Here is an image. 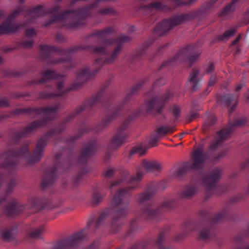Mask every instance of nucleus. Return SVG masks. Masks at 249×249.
<instances>
[{
  "mask_svg": "<svg viewBox=\"0 0 249 249\" xmlns=\"http://www.w3.org/2000/svg\"><path fill=\"white\" fill-rule=\"evenodd\" d=\"M114 32L112 27H107L103 30H97L88 37L89 39L97 37L103 43L102 46L92 47L91 46L77 45L72 47L63 49L55 46L40 45V55L43 60L49 65H56L64 62H68L67 69L74 67L71 54L76 52L84 50H91L99 55L91 67L86 66L77 74L76 81L74 86L66 89L64 88V77L55 71L47 70L39 73L40 79H35L28 83V85H38L49 81L52 79L56 80L58 83L56 89L53 92L43 91L37 93L36 99H47L62 96L73 89L78 88L86 82L88 79L94 76L104 64L113 63L118 57L123 49V45L130 41L128 36L121 35L117 37H108Z\"/></svg>",
  "mask_w": 249,
  "mask_h": 249,
  "instance_id": "obj_1",
  "label": "nucleus"
},
{
  "mask_svg": "<svg viewBox=\"0 0 249 249\" xmlns=\"http://www.w3.org/2000/svg\"><path fill=\"white\" fill-rule=\"evenodd\" d=\"M143 174L137 171L136 176L129 178L127 172H124L120 178L113 181L109 186V189L125 183L127 186L122 188L114 194L110 207L106 209L99 215L96 222L90 219L85 228L76 232L67 238L58 241L51 249H74L78 247L81 243L86 238V231L91 229L95 231L108 217L111 216V229L113 232L119 231L122 226L120 220L128 214L129 204L131 196V192L136 189L139 183L143 178Z\"/></svg>",
  "mask_w": 249,
  "mask_h": 249,
  "instance_id": "obj_2",
  "label": "nucleus"
},
{
  "mask_svg": "<svg viewBox=\"0 0 249 249\" xmlns=\"http://www.w3.org/2000/svg\"><path fill=\"white\" fill-rule=\"evenodd\" d=\"M245 124L243 118L237 120L234 122H230L228 126L217 133L214 140L212 141L207 153L204 152V146L201 144L198 146L192 153V163L191 168L194 170H201L207 161L216 162L227 154V150L221 151L217 156H210L209 153L212 150H216L221 146L224 141L231 136L234 129L243 126Z\"/></svg>",
  "mask_w": 249,
  "mask_h": 249,
  "instance_id": "obj_3",
  "label": "nucleus"
},
{
  "mask_svg": "<svg viewBox=\"0 0 249 249\" xmlns=\"http://www.w3.org/2000/svg\"><path fill=\"white\" fill-rule=\"evenodd\" d=\"M60 107V105L57 104L41 108H18L9 113L0 114V122L4 119L23 114L33 115L34 117L38 115L41 116V119L33 121L21 131L13 133L12 136V142L14 144H17L21 139L28 137L37 128L46 125L53 119V116L55 115Z\"/></svg>",
  "mask_w": 249,
  "mask_h": 249,
  "instance_id": "obj_4",
  "label": "nucleus"
},
{
  "mask_svg": "<svg viewBox=\"0 0 249 249\" xmlns=\"http://www.w3.org/2000/svg\"><path fill=\"white\" fill-rule=\"evenodd\" d=\"M172 97L173 94L168 90L161 97L155 96L151 99H147L142 108L139 109L135 113H133L118 127L116 134L110 141L109 147L113 150H115L125 142V140L128 136L125 130L128 128L130 122L134 118L144 112L154 114H160L166 102Z\"/></svg>",
  "mask_w": 249,
  "mask_h": 249,
  "instance_id": "obj_5",
  "label": "nucleus"
},
{
  "mask_svg": "<svg viewBox=\"0 0 249 249\" xmlns=\"http://www.w3.org/2000/svg\"><path fill=\"white\" fill-rule=\"evenodd\" d=\"M198 190L197 184L191 182L178 193L176 198L164 201L156 209H154L152 206L145 207L142 211V216L147 220H159L165 211L175 208L181 199H191L196 196Z\"/></svg>",
  "mask_w": 249,
  "mask_h": 249,
  "instance_id": "obj_6",
  "label": "nucleus"
},
{
  "mask_svg": "<svg viewBox=\"0 0 249 249\" xmlns=\"http://www.w3.org/2000/svg\"><path fill=\"white\" fill-rule=\"evenodd\" d=\"M218 0H211L204 3L200 8L192 12L177 16L165 19L155 28L154 34L157 36H161L174 27L181 24L184 21L190 20L196 17L203 16L209 13Z\"/></svg>",
  "mask_w": 249,
  "mask_h": 249,
  "instance_id": "obj_7",
  "label": "nucleus"
},
{
  "mask_svg": "<svg viewBox=\"0 0 249 249\" xmlns=\"http://www.w3.org/2000/svg\"><path fill=\"white\" fill-rule=\"evenodd\" d=\"M200 215L203 222L199 226L200 230L198 239L199 240L208 241L215 235V230L214 224L228 219L229 213L227 209H224L213 216L208 211L202 210L200 212Z\"/></svg>",
  "mask_w": 249,
  "mask_h": 249,
  "instance_id": "obj_8",
  "label": "nucleus"
},
{
  "mask_svg": "<svg viewBox=\"0 0 249 249\" xmlns=\"http://www.w3.org/2000/svg\"><path fill=\"white\" fill-rule=\"evenodd\" d=\"M221 176V169L216 168L202 177L201 182L206 189L207 198L210 197L214 194L220 195L229 191L228 187L226 185H217V182Z\"/></svg>",
  "mask_w": 249,
  "mask_h": 249,
  "instance_id": "obj_9",
  "label": "nucleus"
},
{
  "mask_svg": "<svg viewBox=\"0 0 249 249\" xmlns=\"http://www.w3.org/2000/svg\"><path fill=\"white\" fill-rule=\"evenodd\" d=\"M197 44H190L181 49L173 58L163 62L160 67L161 70L165 67L173 66L176 61L180 62L188 61L189 66L191 67L193 63L198 59L201 54V51L197 48Z\"/></svg>",
  "mask_w": 249,
  "mask_h": 249,
  "instance_id": "obj_10",
  "label": "nucleus"
},
{
  "mask_svg": "<svg viewBox=\"0 0 249 249\" xmlns=\"http://www.w3.org/2000/svg\"><path fill=\"white\" fill-rule=\"evenodd\" d=\"M97 148V143L95 140H90L83 145L78 160L80 164H83L84 167L80 173L74 178L73 182L75 184H78L84 174L88 172L86 163L96 153Z\"/></svg>",
  "mask_w": 249,
  "mask_h": 249,
  "instance_id": "obj_11",
  "label": "nucleus"
},
{
  "mask_svg": "<svg viewBox=\"0 0 249 249\" xmlns=\"http://www.w3.org/2000/svg\"><path fill=\"white\" fill-rule=\"evenodd\" d=\"M26 8L25 6L18 7L12 12L6 18V20L0 26V35L10 34L17 32L19 29L26 26L27 24L31 23L28 22L29 18L26 22L14 24L13 23L15 18L18 15H24L25 16Z\"/></svg>",
  "mask_w": 249,
  "mask_h": 249,
  "instance_id": "obj_12",
  "label": "nucleus"
},
{
  "mask_svg": "<svg viewBox=\"0 0 249 249\" xmlns=\"http://www.w3.org/2000/svg\"><path fill=\"white\" fill-rule=\"evenodd\" d=\"M61 155L58 154L56 155V163L52 167L48 168L45 171L41 182V187L45 189L49 186L52 185L56 177L57 172L59 168L62 167L63 168L64 165L59 163Z\"/></svg>",
  "mask_w": 249,
  "mask_h": 249,
  "instance_id": "obj_13",
  "label": "nucleus"
},
{
  "mask_svg": "<svg viewBox=\"0 0 249 249\" xmlns=\"http://www.w3.org/2000/svg\"><path fill=\"white\" fill-rule=\"evenodd\" d=\"M175 127V125H165L157 128L156 130V133L153 134L150 138V144L152 146H156L157 142L162 136L169 133H174L176 130Z\"/></svg>",
  "mask_w": 249,
  "mask_h": 249,
  "instance_id": "obj_14",
  "label": "nucleus"
},
{
  "mask_svg": "<svg viewBox=\"0 0 249 249\" xmlns=\"http://www.w3.org/2000/svg\"><path fill=\"white\" fill-rule=\"evenodd\" d=\"M36 35L33 29H28L25 31V36L18 42V45L23 48H31L33 47L35 41L33 37Z\"/></svg>",
  "mask_w": 249,
  "mask_h": 249,
  "instance_id": "obj_15",
  "label": "nucleus"
},
{
  "mask_svg": "<svg viewBox=\"0 0 249 249\" xmlns=\"http://www.w3.org/2000/svg\"><path fill=\"white\" fill-rule=\"evenodd\" d=\"M243 1V0H232L218 13L219 17L223 18L230 17L231 14L235 11L236 8Z\"/></svg>",
  "mask_w": 249,
  "mask_h": 249,
  "instance_id": "obj_16",
  "label": "nucleus"
},
{
  "mask_svg": "<svg viewBox=\"0 0 249 249\" xmlns=\"http://www.w3.org/2000/svg\"><path fill=\"white\" fill-rule=\"evenodd\" d=\"M157 191V188L155 185L149 186L143 192L139 195L138 202L140 204H142L150 200L156 194Z\"/></svg>",
  "mask_w": 249,
  "mask_h": 249,
  "instance_id": "obj_17",
  "label": "nucleus"
},
{
  "mask_svg": "<svg viewBox=\"0 0 249 249\" xmlns=\"http://www.w3.org/2000/svg\"><path fill=\"white\" fill-rule=\"evenodd\" d=\"M238 97L237 94H227L222 98V100L225 105L229 107V112L230 114L232 113L238 105Z\"/></svg>",
  "mask_w": 249,
  "mask_h": 249,
  "instance_id": "obj_18",
  "label": "nucleus"
},
{
  "mask_svg": "<svg viewBox=\"0 0 249 249\" xmlns=\"http://www.w3.org/2000/svg\"><path fill=\"white\" fill-rule=\"evenodd\" d=\"M17 229L18 227L16 225L5 229L1 228L0 229V236L4 240H12L17 232Z\"/></svg>",
  "mask_w": 249,
  "mask_h": 249,
  "instance_id": "obj_19",
  "label": "nucleus"
},
{
  "mask_svg": "<svg viewBox=\"0 0 249 249\" xmlns=\"http://www.w3.org/2000/svg\"><path fill=\"white\" fill-rule=\"evenodd\" d=\"M91 130L89 125L83 122L80 124L79 128L77 133L75 136H72L67 140L68 143H72L77 139L81 137L84 134L87 133Z\"/></svg>",
  "mask_w": 249,
  "mask_h": 249,
  "instance_id": "obj_20",
  "label": "nucleus"
},
{
  "mask_svg": "<svg viewBox=\"0 0 249 249\" xmlns=\"http://www.w3.org/2000/svg\"><path fill=\"white\" fill-rule=\"evenodd\" d=\"M199 73L198 70L194 69L190 75L188 82L192 84L191 90L193 92L197 91L200 87L199 80L198 78Z\"/></svg>",
  "mask_w": 249,
  "mask_h": 249,
  "instance_id": "obj_21",
  "label": "nucleus"
},
{
  "mask_svg": "<svg viewBox=\"0 0 249 249\" xmlns=\"http://www.w3.org/2000/svg\"><path fill=\"white\" fill-rule=\"evenodd\" d=\"M141 166L147 172H155L160 169V164L156 160H143L141 162Z\"/></svg>",
  "mask_w": 249,
  "mask_h": 249,
  "instance_id": "obj_22",
  "label": "nucleus"
},
{
  "mask_svg": "<svg viewBox=\"0 0 249 249\" xmlns=\"http://www.w3.org/2000/svg\"><path fill=\"white\" fill-rule=\"evenodd\" d=\"M144 10L149 13H152L154 10L156 11H166L168 7L167 6L163 5L161 2L156 1L152 2L149 4L145 5L143 7Z\"/></svg>",
  "mask_w": 249,
  "mask_h": 249,
  "instance_id": "obj_23",
  "label": "nucleus"
},
{
  "mask_svg": "<svg viewBox=\"0 0 249 249\" xmlns=\"http://www.w3.org/2000/svg\"><path fill=\"white\" fill-rule=\"evenodd\" d=\"M196 229V225L195 223H192L190 221H187L185 224L183 233L177 236L176 240H182L189 232L193 231Z\"/></svg>",
  "mask_w": 249,
  "mask_h": 249,
  "instance_id": "obj_24",
  "label": "nucleus"
},
{
  "mask_svg": "<svg viewBox=\"0 0 249 249\" xmlns=\"http://www.w3.org/2000/svg\"><path fill=\"white\" fill-rule=\"evenodd\" d=\"M105 194L99 190H95L92 194V204L94 205H98L103 200Z\"/></svg>",
  "mask_w": 249,
  "mask_h": 249,
  "instance_id": "obj_25",
  "label": "nucleus"
},
{
  "mask_svg": "<svg viewBox=\"0 0 249 249\" xmlns=\"http://www.w3.org/2000/svg\"><path fill=\"white\" fill-rule=\"evenodd\" d=\"M236 31L237 28L235 27L225 31L223 34L218 36V40L219 41H224L225 39L233 36L236 32Z\"/></svg>",
  "mask_w": 249,
  "mask_h": 249,
  "instance_id": "obj_26",
  "label": "nucleus"
},
{
  "mask_svg": "<svg viewBox=\"0 0 249 249\" xmlns=\"http://www.w3.org/2000/svg\"><path fill=\"white\" fill-rule=\"evenodd\" d=\"M146 48H142L137 49L134 54L132 55L131 58L132 62H135L136 61L140 60L145 53Z\"/></svg>",
  "mask_w": 249,
  "mask_h": 249,
  "instance_id": "obj_27",
  "label": "nucleus"
},
{
  "mask_svg": "<svg viewBox=\"0 0 249 249\" xmlns=\"http://www.w3.org/2000/svg\"><path fill=\"white\" fill-rule=\"evenodd\" d=\"M146 150L147 149L142 146H135L130 151L129 157H131L136 153H139L140 156H143L146 153Z\"/></svg>",
  "mask_w": 249,
  "mask_h": 249,
  "instance_id": "obj_28",
  "label": "nucleus"
},
{
  "mask_svg": "<svg viewBox=\"0 0 249 249\" xmlns=\"http://www.w3.org/2000/svg\"><path fill=\"white\" fill-rule=\"evenodd\" d=\"M44 228L43 226L36 229L31 231L29 233L30 237L34 238H41V235L44 231Z\"/></svg>",
  "mask_w": 249,
  "mask_h": 249,
  "instance_id": "obj_29",
  "label": "nucleus"
},
{
  "mask_svg": "<svg viewBox=\"0 0 249 249\" xmlns=\"http://www.w3.org/2000/svg\"><path fill=\"white\" fill-rule=\"evenodd\" d=\"M170 111L175 118V120L173 121L175 122L180 116V109L177 106L174 105L170 107Z\"/></svg>",
  "mask_w": 249,
  "mask_h": 249,
  "instance_id": "obj_30",
  "label": "nucleus"
},
{
  "mask_svg": "<svg viewBox=\"0 0 249 249\" xmlns=\"http://www.w3.org/2000/svg\"><path fill=\"white\" fill-rule=\"evenodd\" d=\"M216 122V117L212 115L209 116L204 124V126L206 129L213 125Z\"/></svg>",
  "mask_w": 249,
  "mask_h": 249,
  "instance_id": "obj_31",
  "label": "nucleus"
},
{
  "mask_svg": "<svg viewBox=\"0 0 249 249\" xmlns=\"http://www.w3.org/2000/svg\"><path fill=\"white\" fill-rule=\"evenodd\" d=\"M115 13V10L113 9V8L111 7H107V8H104L100 9L98 13L99 15H114Z\"/></svg>",
  "mask_w": 249,
  "mask_h": 249,
  "instance_id": "obj_32",
  "label": "nucleus"
},
{
  "mask_svg": "<svg viewBox=\"0 0 249 249\" xmlns=\"http://www.w3.org/2000/svg\"><path fill=\"white\" fill-rule=\"evenodd\" d=\"M182 0L179 1H176V7H181L186 5H190L196 1L197 0H187L185 1H181Z\"/></svg>",
  "mask_w": 249,
  "mask_h": 249,
  "instance_id": "obj_33",
  "label": "nucleus"
},
{
  "mask_svg": "<svg viewBox=\"0 0 249 249\" xmlns=\"http://www.w3.org/2000/svg\"><path fill=\"white\" fill-rule=\"evenodd\" d=\"M187 171L186 167H181L178 169V170L174 173V176L177 177H180L184 175Z\"/></svg>",
  "mask_w": 249,
  "mask_h": 249,
  "instance_id": "obj_34",
  "label": "nucleus"
},
{
  "mask_svg": "<svg viewBox=\"0 0 249 249\" xmlns=\"http://www.w3.org/2000/svg\"><path fill=\"white\" fill-rule=\"evenodd\" d=\"M214 65L213 63H210L204 66L205 72L207 73H212L214 71Z\"/></svg>",
  "mask_w": 249,
  "mask_h": 249,
  "instance_id": "obj_35",
  "label": "nucleus"
},
{
  "mask_svg": "<svg viewBox=\"0 0 249 249\" xmlns=\"http://www.w3.org/2000/svg\"><path fill=\"white\" fill-rule=\"evenodd\" d=\"M22 75V71L17 70L10 71L7 73V75L10 77H18Z\"/></svg>",
  "mask_w": 249,
  "mask_h": 249,
  "instance_id": "obj_36",
  "label": "nucleus"
},
{
  "mask_svg": "<svg viewBox=\"0 0 249 249\" xmlns=\"http://www.w3.org/2000/svg\"><path fill=\"white\" fill-rule=\"evenodd\" d=\"M9 103L6 97H2L0 98V107H8Z\"/></svg>",
  "mask_w": 249,
  "mask_h": 249,
  "instance_id": "obj_37",
  "label": "nucleus"
},
{
  "mask_svg": "<svg viewBox=\"0 0 249 249\" xmlns=\"http://www.w3.org/2000/svg\"><path fill=\"white\" fill-rule=\"evenodd\" d=\"M55 39L58 42H64L66 41L65 37L61 34H57L55 36Z\"/></svg>",
  "mask_w": 249,
  "mask_h": 249,
  "instance_id": "obj_38",
  "label": "nucleus"
},
{
  "mask_svg": "<svg viewBox=\"0 0 249 249\" xmlns=\"http://www.w3.org/2000/svg\"><path fill=\"white\" fill-rule=\"evenodd\" d=\"M166 83V80L163 78H161L157 80L154 84V87L159 85H163Z\"/></svg>",
  "mask_w": 249,
  "mask_h": 249,
  "instance_id": "obj_39",
  "label": "nucleus"
},
{
  "mask_svg": "<svg viewBox=\"0 0 249 249\" xmlns=\"http://www.w3.org/2000/svg\"><path fill=\"white\" fill-rule=\"evenodd\" d=\"M115 174V170L112 169H109L107 170L105 174V177L107 178H110L113 177Z\"/></svg>",
  "mask_w": 249,
  "mask_h": 249,
  "instance_id": "obj_40",
  "label": "nucleus"
},
{
  "mask_svg": "<svg viewBox=\"0 0 249 249\" xmlns=\"http://www.w3.org/2000/svg\"><path fill=\"white\" fill-rule=\"evenodd\" d=\"M216 82V77L215 75H212L210 78L208 83V86L211 87L213 86Z\"/></svg>",
  "mask_w": 249,
  "mask_h": 249,
  "instance_id": "obj_41",
  "label": "nucleus"
},
{
  "mask_svg": "<svg viewBox=\"0 0 249 249\" xmlns=\"http://www.w3.org/2000/svg\"><path fill=\"white\" fill-rule=\"evenodd\" d=\"M197 114L196 113H192L187 116V118L189 122H191L197 117Z\"/></svg>",
  "mask_w": 249,
  "mask_h": 249,
  "instance_id": "obj_42",
  "label": "nucleus"
},
{
  "mask_svg": "<svg viewBox=\"0 0 249 249\" xmlns=\"http://www.w3.org/2000/svg\"><path fill=\"white\" fill-rule=\"evenodd\" d=\"M136 223V220L135 219L131 221L130 224V232H132L134 231L135 228V224Z\"/></svg>",
  "mask_w": 249,
  "mask_h": 249,
  "instance_id": "obj_43",
  "label": "nucleus"
},
{
  "mask_svg": "<svg viewBox=\"0 0 249 249\" xmlns=\"http://www.w3.org/2000/svg\"><path fill=\"white\" fill-rule=\"evenodd\" d=\"M245 84L244 82H241L239 84H238L235 89V91L238 92L240 90V89L243 88L244 87H245Z\"/></svg>",
  "mask_w": 249,
  "mask_h": 249,
  "instance_id": "obj_44",
  "label": "nucleus"
},
{
  "mask_svg": "<svg viewBox=\"0 0 249 249\" xmlns=\"http://www.w3.org/2000/svg\"><path fill=\"white\" fill-rule=\"evenodd\" d=\"M241 37H242V36H241V35H238V36L236 38V39H234L232 42V45H235L236 44H237L239 42L240 40L241 39Z\"/></svg>",
  "mask_w": 249,
  "mask_h": 249,
  "instance_id": "obj_45",
  "label": "nucleus"
},
{
  "mask_svg": "<svg viewBox=\"0 0 249 249\" xmlns=\"http://www.w3.org/2000/svg\"><path fill=\"white\" fill-rule=\"evenodd\" d=\"M249 165V160H247L246 161L242 164L241 165V168L242 169H245L248 167Z\"/></svg>",
  "mask_w": 249,
  "mask_h": 249,
  "instance_id": "obj_46",
  "label": "nucleus"
},
{
  "mask_svg": "<svg viewBox=\"0 0 249 249\" xmlns=\"http://www.w3.org/2000/svg\"><path fill=\"white\" fill-rule=\"evenodd\" d=\"M166 47H167V45L160 47L159 48L158 52L157 53V54H160L162 53V51L164 50L165 48H166Z\"/></svg>",
  "mask_w": 249,
  "mask_h": 249,
  "instance_id": "obj_47",
  "label": "nucleus"
},
{
  "mask_svg": "<svg viewBox=\"0 0 249 249\" xmlns=\"http://www.w3.org/2000/svg\"><path fill=\"white\" fill-rule=\"evenodd\" d=\"M26 96L30 97V93L29 92H26V93H18L17 96V97H26Z\"/></svg>",
  "mask_w": 249,
  "mask_h": 249,
  "instance_id": "obj_48",
  "label": "nucleus"
},
{
  "mask_svg": "<svg viewBox=\"0 0 249 249\" xmlns=\"http://www.w3.org/2000/svg\"><path fill=\"white\" fill-rule=\"evenodd\" d=\"M242 198V196L241 195H240V196H236L233 197L232 201L233 202H236V201L241 200Z\"/></svg>",
  "mask_w": 249,
  "mask_h": 249,
  "instance_id": "obj_49",
  "label": "nucleus"
},
{
  "mask_svg": "<svg viewBox=\"0 0 249 249\" xmlns=\"http://www.w3.org/2000/svg\"><path fill=\"white\" fill-rule=\"evenodd\" d=\"M13 50V49L12 48H5L4 49H3V52H5V53H7V52H11Z\"/></svg>",
  "mask_w": 249,
  "mask_h": 249,
  "instance_id": "obj_50",
  "label": "nucleus"
},
{
  "mask_svg": "<svg viewBox=\"0 0 249 249\" xmlns=\"http://www.w3.org/2000/svg\"><path fill=\"white\" fill-rule=\"evenodd\" d=\"M87 249H97V248L96 247V246L94 244H92Z\"/></svg>",
  "mask_w": 249,
  "mask_h": 249,
  "instance_id": "obj_51",
  "label": "nucleus"
},
{
  "mask_svg": "<svg viewBox=\"0 0 249 249\" xmlns=\"http://www.w3.org/2000/svg\"><path fill=\"white\" fill-rule=\"evenodd\" d=\"M5 17L4 13L2 11H0V20L3 18Z\"/></svg>",
  "mask_w": 249,
  "mask_h": 249,
  "instance_id": "obj_52",
  "label": "nucleus"
},
{
  "mask_svg": "<svg viewBox=\"0 0 249 249\" xmlns=\"http://www.w3.org/2000/svg\"><path fill=\"white\" fill-rule=\"evenodd\" d=\"M2 62V58L0 56V64Z\"/></svg>",
  "mask_w": 249,
  "mask_h": 249,
  "instance_id": "obj_53",
  "label": "nucleus"
},
{
  "mask_svg": "<svg viewBox=\"0 0 249 249\" xmlns=\"http://www.w3.org/2000/svg\"><path fill=\"white\" fill-rule=\"evenodd\" d=\"M210 90H208V89H207L206 90V91H205L206 94H207L208 93H209V92H210Z\"/></svg>",
  "mask_w": 249,
  "mask_h": 249,
  "instance_id": "obj_54",
  "label": "nucleus"
},
{
  "mask_svg": "<svg viewBox=\"0 0 249 249\" xmlns=\"http://www.w3.org/2000/svg\"><path fill=\"white\" fill-rule=\"evenodd\" d=\"M186 133H182V134H181V138H183V136H184L185 135H186Z\"/></svg>",
  "mask_w": 249,
  "mask_h": 249,
  "instance_id": "obj_55",
  "label": "nucleus"
},
{
  "mask_svg": "<svg viewBox=\"0 0 249 249\" xmlns=\"http://www.w3.org/2000/svg\"><path fill=\"white\" fill-rule=\"evenodd\" d=\"M249 249V247H246L245 249Z\"/></svg>",
  "mask_w": 249,
  "mask_h": 249,
  "instance_id": "obj_56",
  "label": "nucleus"
}]
</instances>
